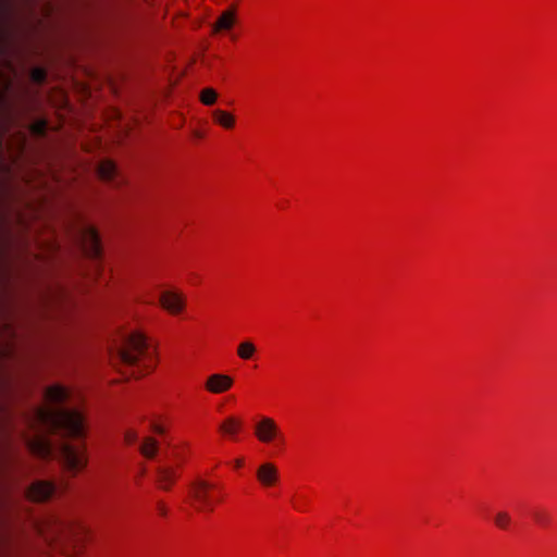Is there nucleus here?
<instances>
[{"instance_id": "obj_21", "label": "nucleus", "mask_w": 557, "mask_h": 557, "mask_svg": "<svg viewBox=\"0 0 557 557\" xmlns=\"http://www.w3.org/2000/svg\"><path fill=\"white\" fill-rule=\"evenodd\" d=\"M218 98V94L212 88H206L201 91L200 100L206 106H212Z\"/></svg>"}, {"instance_id": "obj_26", "label": "nucleus", "mask_w": 557, "mask_h": 557, "mask_svg": "<svg viewBox=\"0 0 557 557\" xmlns=\"http://www.w3.org/2000/svg\"><path fill=\"white\" fill-rule=\"evenodd\" d=\"M45 123H40L38 125H36V132L39 133V134H42L45 132Z\"/></svg>"}, {"instance_id": "obj_6", "label": "nucleus", "mask_w": 557, "mask_h": 557, "mask_svg": "<svg viewBox=\"0 0 557 557\" xmlns=\"http://www.w3.org/2000/svg\"><path fill=\"white\" fill-rule=\"evenodd\" d=\"M55 493V485L47 481H36L27 490V496L34 502L48 500Z\"/></svg>"}, {"instance_id": "obj_11", "label": "nucleus", "mask_w": 557, "mask_h": 557, "mask_svg": "<svg viewBox=\"0 0 557 557\" xmlns=\"http://www.w3.org/2000/svg\"><path fill=\"white\" fill-rule=\"evenodd\" d=\"M98 174L101 180L112 182L117 176L116 165L110 160H104L98 166Z\"/></svg>"}, {"instance_id": "obj_27", "label": "nucleus", "mask_w": 557, "mask_h": 557, "mask_svg": "<svg viewBox=\"0 0 557 557\" xmlns=\"http://www.w3.org/2000/svg\"><path fill=\"white\" fill-rule=\"evenodd\" d=\"M234 465H235V467H236V468H240V467H243V465H244V460H243V459H240V458H238V459H236V460L234 461Z\"/></svg>"}, {"instance_id": "obj_8", "label": "nucleus", "mask_w": 557, "mask_h": 557, "mask_svg": "<svg viewBox=\"0 0 557 557\" xmlns=\"http://www.w3.org/2000/svg\"><path fill=\"white\" fill-rule=\"evenodd\" d=\"M233 385L231 376L225 374L215 373L208 377L206 382V389L213 394H221L228 391Z\"/></svg>"}, {"instance_id": "obj_22", "label": "nucleus", "mask_w": 557, "mask_h": 557, "mask_svg": "<svg viewBox=\"0 0 557 557\" xmlns=\"http://www.w3.org/2000/svg\"><path fill=\"white\" fill-rule=\"evenodd\" d=\"M534 521L541 527H546L548 524V517L544 512H535Z\"/></svg>"}, {"instance_id": "obj_9", "label": "nucleus", "mask_w": 557, "mask_h": 557, "mask_svg": "<svg viewBox=\"0 0 557 557\" xmlns=\"http://www.w3.org/2000/svg\"><path fill=\"white\" fill-rule=\"evenodd\" d=\"M255 433L261 442L268 443L276 435V424L272 419L263 418L257 423Z\"/></svg>"}, {"instance_id": "obj_17", "label": "nucleus", "mask_w": 557, "mask_h": 557, "mask_svg": "<svg viewBox=\"0 0 557 557\" xmlns=\"http://www.w3.org/2000/svg\"><path fill=\"white\" fill-rule=\"evenodd\" d=\"M140 451L146 458H153L158 451V442L152 437L145 438Z\"/></svg>"}, {"instance_id": "obj_18", "label": "nucleus", "mask_w": 557, "mask_h": 557, "mask_svg": "<svg viewBox=\"0 0 557 557\" xmlns=\"http://www.w3.org/2000/svg\"><path fill=\"white\" fill-rule=\"evenodd\" d=\"M235 17L233 11H225L219 17L215 24V30L230 29L234 24Z\"/></svg>"}, {"instance_id": "obj_3", "label": "nucleus", "mask_w": 557, "mask_h": 557, "mask_svg": "<svg viewBox=\"0 0 557 557\" xmlns=\"http://www.w3.org/2000/svg\"><path fill=\"white\" fill-rule=\"evenodd\" d=\"M79 239L84 252L94 259L101 255V243L97 230L90 225H84L79 231Z\"/></svg>"}, {"instance_id": "obj_10", "label": "nucleus", "mask_w": 557, "mask_h": 557, "mask_svg": "<svg viewBox=\"0 0 557 557\" xmlns=\"http://www.w3.org/2000/svg\"><path fill=\"white\" fill-rule=\"evenodd\" d=\"M257 479L263 487L273 486L277 481V470L273 463L265 462L257 470Z\"/></svg>"}, {"instance_id": "obj_14", "label": "nucleus", "mask_w": 557, "mask_h": 557, "mask_svg": "<svg viewBox=\"0 0 557 557\" xmlns=\"http://www.w3.org/2000/svg\"><path fill=\"white\" fill-rule=\"evenodd\" d=\"M213 119L216 123L225 128H232L235 124V119L232 114L223 110L213 111Z\"/></svg>"}, {"instance_id": "obj_4", "label": "nucleus", "mask_w": 557, "mask_h": 557, "mask_svg": "<svg viewBox=\"0 0 557 557\" xmlns=\"http://www.w3.org/2000/svg\"><path fill=\"white\" fill-rule=\"evenodd\" d=\"M61 455L65 467L72 472L82 470L87 463L84 449L81 446L63 444Z\"/></svg>"}, {"instance_id": "obj_15", "label": "nucleus", "mask_w": 557, "mask_h": 557, "mask_svg": "<svg viewBox=\"0 0 557 557\" xmlns=\"http://www.w3.org/2000/svg\"><path fill=\"white\" fill-rule=\"evenodd\" d=\"M174 471L170 468H159L158 470V481L161 488H169V486L174 481Z\"/></svg>"}, {"instance_id": "obj_12", "label": "nucleus", "mask_w": 557, "mask_h": 557, "mask_svg": "<svg viewBox=\"0 0 557 557\" xmlns=\"http://www.w3.org/2000/svg\"><path fill=\"white\" fill-rule=\"evenodd\" d=\"M494 525L503 531L509 530L512 523L511 515L506 510H498L493 517Z\"/></svg>"}, {"instance_id": "obj_24", "label": "nucleus", "mask_w": 557, "mask_h": 557, "mask_svg": "<svg viewBox=\"0 0 557 557\" xmlns=\"http://www.w3.org/2000/svg\"><path fill=\"white\" fill-rule=\"evenodd\" d=\"M45 76H46V74H45V72H44V71H41V70H37V71H35V73H34V77H35V79H36L37 82H44Z\"/></svg>"}, {"instance_id": "obj_2", "label": "nucleus", "mask_w": 557, "mask_h": 557, "mask_svg": "<svg viewBox=\"0 0 557 557\" xmlns=\"http://www.w3.org/2000/svg\"><path fill=\"white\" fill-rule=\"evenodd\" d=\"M117 357L126 366H135L139 360H144L145 367L151 369L153 368L154 349L143 333L134 332L125 338Z\"/></svg>"}, {"instance_id": "obj_1", "label": "nucleus", "mask_w": 557, "mask_h": 557, "mask_svg": "<svg viewBox=\"0 0 557 557\" xmlns=\"http://www.w3.org/2000/svg\"><path fill=\"white\" fill-rule=\"evenodd\" d=\"M69 396V391L63 386L55 385L47 388L45 398L51 406L37 408L35 418L47 432L82 438L85 435V420L82 412L61 406Z\"/></svg>"}, {"instance_id": "obj_13", "label": "nucleus", "mask_w": 557, "mask_h": 557, "mask_svg": "<svg viewBox=\"0 0 557 557\" xmlns=\"http://www.w3.org/2000/svg\"><path fill=\"white\" fill-rule=\"evenodd\" d=\"M30 448L40 457H48L51 454V446L44 437H38L29 443Z\"/></svg>"}, {"instance_id": "obj_20", "label": "nucleus", "mask_w": 557, "mask_h": 557, "mask_svg": "<svg viewBox=\"0 0 557 557\" xmlns=\"http://www.w3.org/2000/svg\"><path fill=\"white\" fill-rule=\"evenodd\" d=\"M256 348L252 343L244 342L238 346L237 354L242 359H249L252 357Z\"/></svg>"}, {"instance_id": "obj_25", "label": "nucleus", "mask_w": 557, "mask_h": 557, "mask_svg": "<svg viewBox=\"0 0 557 557\" xmlns=\"http://www.w3.org/2000/svg\"><path fill=\"white\" fill-rule=\"evenodd\" d=\"M151 428L158 434H163L164 433V429L161 425L157 424V423H153Z\"/></svg>"}, {"instance_id": "obj_19", "label": "nucleus", "mask_w": 557, "mask_h": 557, "mask_svg": "<svg viewBox=\"0 0 557 557\" xmlns=\"http://www.w3.org/2000/svg\"><path fill=\"white\" fill-rule=\"evenodd\" d=\"M239 428L240 421L234 417H230L220 425V431L226 435H234Z\"/></svg>"}, {"instance_id": "obj_7", "label": "nucleus", "mask_w": 557, "mask_h": 557, "mask_svg": "<svg viewBox=\"0 0 557 557\" xmlns=\"http://www.w3.org/2000/svg\"><path fill=\"white\" fill-rule=\"evenodd\" d=\"M160 304L169 312L177 314L184 308V296L177 292L165 290L160 295Z\"/></svg>"}, {"instance_id": "obj_16", "label": "nucleus", "mask_w": 557, "mask_h": 557, "mask_svg": "<svg viewBox=\"0 0 557 557\" xmlns=\"http://www.w3.org/2000/svg\"><path fill=\"white\" fill-rule=\"evenodd\" d=\"M292 506L299 512H305L309 507V496L305 492L296 493L292 498Z\"/></svg>"}, {"instance_id": "obj_23", "label": "nucleus", "mask_w": 557, "mask_h": 557, "mask_svg": "<svg viewBox=\"0 0 557 557\" xmlns=\"http://www.w3.org/2000/svg\"><path fill=\"white\" fill-rule=\"evenodd\" d=\"M136 440H137V435H136V433H135V432H133V431H128V432H126V434H125V441H126L128 444H133V443H135V442H136Z\"/></svg>"}, {"instance_id": "obj_5", "label": "nucleus", "mask_w": 557, "mask_h": 557, "mask_svg": "<svg viewBox=\"0 0 557 557\" xmlns=\"http://www.w3.org/2000/svg\"><path fill=\"white\" fill-rule=\"evenodd\" d=\"M211 488L212 485L206 481H198L193 484L190 494L198 510L213 509V500L210 495Z\"/></svg>"}]
</instances>
